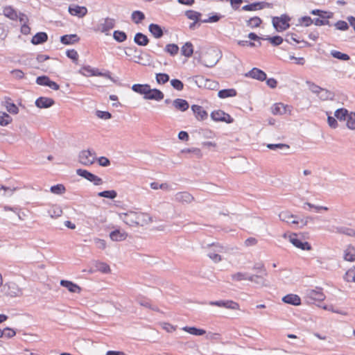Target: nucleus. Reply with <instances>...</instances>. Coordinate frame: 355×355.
<instances>
[{
	"label": "nucleus",
	"instance_id": "nucleus-1",
	"mask_svg": "<svg viewBox=\"0 0 355 355\" xmlns=\"http://www.w3.org/2000/svg\"><path fill=\"white\" fill-rule=\"evenodd\" d=\"M120 218L129 226H144L152 222L149 214L140 211H128L120 214Z\"/></svg>",
	"mask_w": 355,
	"mask_h": 355
},
{
	"label": "nucleus",
	"instance_id": "nucleus-2",
	"mask_svg": "<svg viewBox=\"0 0 355 355\" xmlns=\"http://www.w3.org/2000/svg\"><path fill=\"white\" fill-rule=\"evenodd\" d=\"M288 234L285 233L284 234V237L286 238ZM288 240L296 248L301 249L302 250H311L312 249L311 245L307 241H302L300 239H298L297 234L296 233H291L288 234Z\"/></svg>",
	"mask_w": 355,
	"mask_h": 355
},
{
	"label": "nucleus",
	"instance_id": "nucleus-3",
	"mask_svg": "<svg viewBox=\"0 0 355 355\" xmlns=\"http://www.w3.org/2000/svg\"><path fill=\"white\" fill-rule=\"evenodd\" d=\"M290 18L285 15L272 18V24L277 31H283L289 27Z\"/></svg>",
	"mask_w": 355,
	"mask_h": 355
},
{
	"label": "nucleus",
	"instance_id": "nucleus-4",
	"mask_svg": "<svg viewBox=\"0 0 355 355\" xmlns=\"http://www.w3.org/2000/svg\"><path fill=\"white\" fill-rule=\"evenodd\" d=\"M211 118L212 120L216 122L232 123L234 121V119L229 114L220 110L213 111L211 113Z\"/></svg>",
	"mask_w": 355,
	"mask_h": 355
},
{
	"label": "nucleus",
	"instance_id": "nucleus-5",
	"mask_svg": "<svg viewBox=\"0 0 355 355\" xmlns=\"http://www.w3.org/2000/svg\"><path fill=\"white\" fill-rule=\"evenodd\" d=\"M218 60V55L215 50L207 51L202 57L203 64L207 67H214Z\"/></svg>",
	"mask_w": 355,
	"mask_h": 355
},
{
	"label": "nucleus",
	"instance_id": "nucleus-6",
	"mask_svg": "<svg viewBox=\"0 0 355 355\" xmlns=\"http://www.w3.org/2000/svg\"><path fill=\"white\" fill-rule=\"evenodd\" d=\"M96 159V154L88 150H83L79 154V162L85 166L92 164Z\"/></svg>",
	"mask_w": 355,
	"mask_h": 355
},
{
	"label": "nucleus",
	"instance_id": "nucleus-7",
	"mask_svg": "<svg viewBox=\"0 0 355 355\" xmlns=\"http://www.w3.org/2000/svg\"><path fill=\"white\" fill-rule=\"evenodd\" d=\"M271 112L274 115H282L285 114H291L292 106L285 105L282 103H275L271 107Z\"/></svg>",
	"mask_w": 355,
	"mask_h": 355
},
{
	"label": "nucleus",
	"instance_id": "nucleus-8",
	"mask_svg": "<svg viewBox=\"0 0 355 355\" xmlns=\"http://www.w3.org/2000/svg\"><path fill=\"white\" fill-rule=\"evenodd\" d=\"M79 73L85 77L105 76V74L99 71L98 69L92 68L89 65L82 67L79 70Z\"/></svg>",
	"mask_w": 355,
	"mask_h": 355
},
{
	"label": "nucleus",
	"instance_id": "nucleus-9",
	"mask_svg": "<svg viewBox=\"0 0 355 355\" xmlns=\"http://www.w3.org/2000/svg\"><path fill=\"white\" fill-rule=\"evenodd\" d=\"M36 83L40 85L48 86L53 90H58L60 89L58 84L51 80L50 78L46 76L37 77Z\"/></svg>",
	"mask_w": 355,
	"mask_h": 355
},
{
	"label": "nucleus",
	"instance_id": "nucleus-10",
	"mask_svg": "<svg viewBox=\"0 0 355 355\" xmlns=\"http://www.w3.org/2000/svg\"><path fill=\"white\" fill-rule=\"evenodd\" d=\"M164 97V95L162 91L157 89H151L150 87L144 98L147 100H155L159 101L162 100Z\"/></svg>",
	"mask_w": 355,
	"mask_h": 355
},
{
	"label": "nucleus",
	"instance_id": "nucleus-11",
	"mask_svg": "<svg viewBox=\"0 0 355 355\" xmlns=\"http://www.w3.org/2000/svg\"><path fill=\"white\" fill-rule=\"evenodd\" d=\"M5 286H7L8 288V291H7V295H9L10 297H15L19 296L22 294L21 289L15 282H8L6 284Z\"/></svg>",
	"mask_w": 355,
	"mask_h": 355
},
{
	"label": "nucleus",
	"instance_id": "nucleus-12",
	"mask_svg": "<svg viewBox=\"0 0 355 355\" xmlns=\"http://www.w3.org/2000/svg\"><path fill=\"white\" fill-rule=\"evenodd\" d=\"M191 110L198 121H204L208 117L207 112L200 105H193L191 106Z\"/></svg>",
	"mask_w": 355,
	"mask_h": 355
},
{
	"label": "nucleus",
	"instance_id": "nucleus-13",
	"mask_svg": "<svg viewBox=\"0 0 355 355\" xmlns=\"http://www.w3.org/2000/svg\"><path fill=\"white\" fill-rule=\"evenodd\" d=\"M308 296L310 299L317 302H322L325 298V295L322 292V289L318 288L316 289L310 290L308 292Z\"/></svg>",
	"mask_w": 355,
	"mask_h": 355
},
{
	"label": "nucleus",
	"instance_id": "nucleus-14",
	"mask_svg": "<svg viewBox=\"0 0 355 355\" xmlns=\"http://www.w3.org/2000/svg\"><path fill=\"white\" fill-rule=\"evenodd\" d=\"M115 26V21L111 18H105L103 19V21L99 24L98 29L103 32L105 33L110 31Z\"/></svg>",
	"mask_w": 355,
	"mask_h": 355
},
{
	"label": "nucleus",
	"instance_id": "nucleus-15",
	"mask_svg": "<svg viewBox=\"0 0 355 355\" xmlns=\"http://www.w3.org/2000/svg\"><path fill=\"white\" fill-rule=\"evenodd\" d=\"M69 12L71 15L83 17L87 13V9L85 6H73L69 8Z\"/></svg>",
	"mask_w": 355,
	"mask_h": 355
},
{
	"label": "nucleus",
	"instance_id": "nucleus-16",
	"mask_svg": "<svg viewBox=\"0 0 355 355\" xmlns=\"http://www.w3.org/2000/svg\"><path fill=\"white\" fill-rule=\"evenodd\" d=\"M54 104V101L51 98L40 97L35 101V105L40 108H48Z\"/></svg>",
	"mask_w": 355,
	"mask_h": 355
},
{
	"label": "nucleus",
	"instance_id": "nucleus-17",
	"mask_svg": "<svg viewBox=\"0 0 355 355\" xmlns=\"http://www.w3.org/2000/svg\"><path fill=\"white\" fill-rule=\"evenodd\" d=\"M3 14L5 17L11 20H17L18 19V12L11 6H5L3 9Z\"/></svg>",
	"mask_w": 355,
	"mask_h": 355
},
{
	"label": "nucleus",
	"instance_id": "nucleus-18",
	"mask_svg": "<svg viewBox=\"0 0 355 355\" xmlns=\"http://www.w3.org/2000/svg\"><path fill=\"white\" fill-rule=\"evenodd\" d=\"M79 40L80 38L76 34L64 35L60 37V42L65 45L75 44Z\"/></svg>",
	"mask_w": 355,
	"mask_h": 355
},
{
	"label": "nucleus",
	"instance_id": "nucleus-19",
	"mask_svg": "<svg viewBox=\"0 0 355 355\" xmlns=\"http://www.w3.org/2000/svg\"><path fill=\"white\" fill-rule=\"evenodd\" d=\"M249 76L254 79L263 81L266 79V74L262 70L258 68H253L249 71Z\"/></svg>",
	"mask_w": 355,
	"mask_h": 355
},
{
	"label": "nucleus",
	"instance_id": "nucleus-20",
	"mask_svg": "<svg viewBox=\"0 0 355 355\" xmlns=\"http://www.w3.org/2000/svg\"><path fill=\"white\" fill-rule=\"evenodd\" d=\"M282 300L287 304L298 306L301 304L300 297L295 294H288L284 296Z\"/></svg>",
	"mask_w": 355,
	"mask_h": 355
},
{
	"label": "nucleus",
	"instance_id": "nucleus-21",
	"mask_svg": "<svg viewBox=\"0 0 355 355\" xmlns=\"http://www.w3.org/2000/svg\"><path fill=\"white\" fill-rule=\"evenodd\" d=\"M128 236L127 232L124 231H120L119 230H116L112 231L110 234V237L112 241H124Z\"/></svg>",
	"mask_w": 355,
	"mask_h": 355
},
{
	"label": "nucleus",
	"instance_id": "nucleus-22",
	"mask_svg": "<svg viewBox=\"0 0 355 355\" xmlns=\"http://www.w3.org/2000/svg\"><path fill=\"white\" fill-rule=\"evenodd\" d=\"M60 284L62 286L67 288L71 293H80L81 291V288L79 286L70 281L61 280Z\"/></svg>",
	"mask_w": 355,
	"mask_h": 355
},
{
	"label": "nucleus",
	"instance_id": "nucleus-23",
	"mask_svg": "<svg viewBox=\"0 0 355 355\" xmlns=\"http://www.w3.org/2000/svg\"><path fill=\"white\" fill-rule=\"evenodd\" d=\"M48 40V35L44 32H40L36 33L31 40V42L33 44H40L46 42Z\"/></svg>",
	"mask_w": 355,
	"mask_h": 355
},
{
	"label": "nucleus",
	"instance_id": "nucleus-24",
	"mask_svg": "<svg viewBox=\"0 0 355 355\" xmlns=\"http://www.w3.org/2000/svg\"><path fill=\"white\" fill-rule=\"evenodd\" d=\"M257 277H259V276H257H257L252 275L250 277H247L246 275L243 272H237V273L232 275V280L236 281V282H239V281H242V280H249L250 282H255V279Z\"/></svg>",
	"mask_w": 355,
	"mask_h": 355
},
{
	"label": "nucleus",
	"instance_id": "nucleus-25",
	"mask_svg": "<svg viewBox=\"0 0 355 355\" xmlns=\"http://www.w3.org/2000/svg\"><path fill=\"white\" fill-rule=\"evenodd\" d=\"M173 105L177 110L182 112L186 111L189 107L188 102L182 98L174 100Z\"/></svg>",
	"mask_w": 355,
	"mask_h": 355
},
{
	"label": "nucleus",
	"instance_id": "nucleus-26",
	"mask_svg": "<svg viewBox=\"0 0 355 355\" xmlns=\"http://www.w3.org/2000/svg\"><path fill=\"white\" fill-rule=\"evenodd\" d=\"M150 85L148 84H135L132 87V89L139 94L144 95V98L147 94L148 89H149Z\"/></svg>",
	"mask_w": 355,
	"mask_h": 355
},
{
	"label": "nucleus",
	"instance_id": "nucleus-27",
	"mask_svg": "<svg viewBox=\"0 0 355 355\" xmlns=\"http://www.w3.org/2000/svg\"><path fill=\"white\" fill-rule=\"evenodd\" d=\"M149 31L155 38H160L163 35L162 28L156 24H150L149 25Z\"/></svg>",
	"mask_w": 355,
	"mask_h": 355
},
{
	"label": "nucleus",
	"instance_id": "nucleus-28",
	"mask_svg": "<svg viewBox=\"0 0 355 355\" xmlns=\"http://www.w3.org/2000/svg\"><path fill=\"white\" fill-rule=\"evenodd\" d=\"M181 53L187 58H190L193 53V46L188 42H186L181 48Z\"/></svg>",
	"mask_w": 355,
	"mask_h": 355
},
{
	"label": "nucleus",
	"instance_id": "nucleus-29",
	"mask_svg": "<svg viewBox=\"0 0 355 355\" xmlns=\"http://www.w3.org/2000/svg\"><path fill=\"white\" fill-rule=\"evenodd\" d=\"M237 94L235 89H225L220 90L218 93V96L220 98H226L228 97H234Z\"/></svg>",
	"mask_w": 355,
	"mask_h": 355
},
{
	"label": "nucleus",
	"instance_id": "nucleus-30",
	"mask_svg": "<svg viewBox=\"0 0 355 355\" xmlns=\"http://www.w3.org/2000/svg\"><path fill=\"white\" fill-rule=\"evenodd\" d=\"M344 259L347 261H355V248L352 246H348L344 251Z\"/></svg>",
	"mask_w": 355,
	"mask_h": 355
},
{
	"label": "nucleus",
	"instance_id": "nucleus-31",
	"mask_svg": "<svg viewBox=\"0 0 355 355\" xmlns=\"http://www.w3.org/2000/svg\"><path fill=\"white\" fill-rule=\"evenodd\" d=\"M134 40L135 42L139 46H146L149 42L147 36L141 33H138L135 35Z\"/></svg>",
	"mask_w": 355,
	"mask_h": 355
},
{
	"label": "nucleus",
	"instance_id": "nucleus-32",
	"mask_svg": "<svg viewBox=\"0 0 355 355\" xmlns=\"http://www.w3.org/2000/svg\"><path fill=\"white\" fill-rule=\"evenodd\" d=\"M185 15L188 19L193 20L194 23H197L200 19L201 14L197 11L190 10L186 11Z\"/></svg>",
	"mask_w": 355,
	"mask_h": 355
},
{
	"label": "nucleus",
	"instance_id": "nucleus-33",
	"mask_svg": "<svg viewBox=\"0 0 355 355\" xmlns=\"http://www.w3.org/2000/svg\"><path fill=\"white\" fill-rule=\"evenodd\" d=\"M286 41L290 44H300L303 42L300 37L295 33H288L286 37Z\"/></svg>",
	"mask_w": 355,
	"mask_h": 355
},
{
	"label": "nucleus",
	"instance_id": "nucleus-34",
	"mask_svg": "<svg viewBox=\"0 0 355 355\" xmlns=\"http://www.w3.org/2000/svg\"><path fill=\"white\" fill-rule=\"evenodd\" d=\"M176 199L181 202H190L193 200V197L187 192H180L176 194Z\"/></svg>",
	"mask_w": 355,
	"mask_h": 355
},
{
	"label": "nucleus",
	"instance_id": "nucleus-35",
	"mask_svg": "<svg viewBox=\"0 0 355 355\" xmlns=\"http://www.w3.org/2000/svg\"><path fill=\"white\" fill-rule=\"evenodd\" d=\"M183 330L189 333L190 334L196 336H202L206 333V331L204 329H197L196 327H185L183 328Z\"/></svg>",
	"mask_w": 355,
	"mask_h": 355
},
{
	"label": "nucleus",
	"instance_id": "nucleus-36",
	"mask_svg": "<svg viewBox=\"0 0 355 355\" xmlns=\"http://www.w3.org/2000/svg\"><path fill=\"white\" fill-rule=\"evenodd\" d=\"M12 118L6 112H0V125L6 126L12 122Z\"/></svg>",
	"mask_w": 355,
	"mask_h": 355
},
{
	"label": "nucleus",
	"instance_id": "nucleus-37",
	"mask_svg": "<svg viewBox=\"0 0 355 355\" xmlns=\"http://www.w3.org/2000/svg\"><path fill=\"white\" fill-rule=\"evenodd\" d=\"M279 218L284 222L290 223L291 221V219L296 218V216H294L293 214H291L288 211H282L279 215Z\"/></svg>",
	"mask_w": 355,
	"mask_h": 355
},
{
	"label": "nucleus",
	"instance_id": "nucleus-38",
	"mask_svg": "<svg viewBox=\"0 0 355 355\" xmlns=\"http://www.w3.org/2000/svg\"><path fill=\"white\" fill-rule=\"evenodd\" d=\"M179 47L175 44H168L165 47V51L169 53L172 56H175L178 54Z\"/></svg>",
	"mask_w": 355,
	"mask_h": 355
},
{
	"label": "nucleus",
	"instance_id": "nucleus-39",
	"mask_svg": "<svg viewBox=\"0 0 355 355\" xmlns=\"http://www.w3.org/2000/svg\"><path fill=\"white\" fill-rule=\"evenodd\" d=\"M144 18L145 15L141 11L136 10L132 13V19L136 24L141 22L144 19Z\"/></svg>",
	"mask_w": 355,
	"mask_h": 355
},
{
	"label": "nucleus",
	"instance_id": "nucleus-40",
	"mask_svg": "<svg viewBox=\"0 0 355 355\" xmlns=\"http://www.w3.org/2000/svg\"><path fill=\"white\" fill-rule=\"evenodd\" d=\"M261 22H262V20L259 17H254L250 18L249 20H248L247 25H248V26H249L252 28H254L259 27L260 26V24H261Z\"/></svg>",
	"mask_w": 355,
	"mask_h": 355
},
{
	"label": "nucleus",
	"instance_id": "nucleus-41",
	"mask_svg": "<svg viewBox=\"0 0 355 355\" xmlns=\"http://www.w3.org/2000/svg\"><path fill=\"white\" fill-rule=\"evenodd\" d=\"M347 126L351 130H355V112H351L347 116Z\"/></svg>",
	"mask_w": 355,
	"mask_h": 355
},
{
	"label": "nucleus",
	"instance_id": "nucleus-42",
	"mask_svg": "<svg viewBox=\"0 0 355 355\" xmlns=\"http://www.w3.org/2000/svg\"><path fill=\"white\" fill-rule=\"evenodd\" d=\"M76 173H77L78 175H80V176H81V177H83V178H84L87 179V180H89V181H90V182H91V180H92V178H93V177H94V174H93V173H92L89 172L88 171L85 170V169H81V168L78 169V170L76 171Z\"/></svg>",
	"mask_w": 355,
	"mask_h": 355
},
{
	"label": "nucleus",
	"instance_id": "nucleus-43",
	"mask_svg": "<svg viewBox=\"0 0 355 355\" xmlns=\"http://www.w3.org/2000/svg\"><path fill=\"white\" fill-rule=\"evenodd\" d=\"M263 6H262V3H254L248 5H245L243 7V10L252 11L257 10L259 9H262Z\"/></svg>",
	"mask_w": 355,
	"mask_h": 355
},
{
	"label": "nucleus",
	"instance_id": "nucleus-44",
	"mask_svg": "<svg viewBox=\"0 0 355 355\" xmlns=\"http://www.w3.org/2000/svg\"><path fill=\"white\" fill-rule=\"evenodd\" d=\"M113 37L119 42H123L127 39L126 34L120 31H115L113 33Z\"/></svg>",
	"mask_w": 355,
	"mask_h": 355
},
{
	"label": "nucleus",
	"instance_id": "nucleus-45",
	"mask_svg": "<svg viewBox=\"0 0 355 355\" xmlns=\"http://www.w3.org/2000/svg\"><path fill=\"white\" fill-rule=\"evenodd\" d=\"M6 108L8 112L12 114H17L19 112V108L17 106L11 102H6Z\"/></svg>",
	"mask_w": 355,
	"mask_h": 355
},
{
	"label": "nucleus",
	"instance_id": "nucleus-46",
	"mask_svg": "<svg viewBox=\"0 0 355 355\" xmlns=\"http://www.w3.org/2000/svg\"><path fill=\"white\" fill-rule=\"evenodd\" d=\"M50 190L53 193L59 195V194L64 193L65 192L66 189L63 184H58L56 185L52 186L51 187Z\"/></svg>",
	"mask_w": 355,
	"mask_h": 355
},
{
	"label": "nucleus",
	"instance_id": "nucleus-47",
	"mask_svg": "<svg viewBox=\"0 0 355 355\" xmlns=\"http://www.w3.org/2000/svg\"><path fill=\"white\" fill-rule=\"evenodd\" d=\"M331 54L334 58L341 60H348L350 58L347 54L341 53L338 51H332Z\"/></svg>",
	"mask_w": 355,
	"mask_h": 355
},
{
	"label": "nucleus",
	"instance_id": "nucleus-48",
	"mask_svg": "<svg viewBox=\"0 0 355 355\" xmlns=\"http://www.w3.org/2000/svg\"><path fill=\"white\" fill-rule=\"evenodd\" d=\"M116 192L114 190L111 191H104L98 193V196L100 197H104L107 198L113 199L116 197Z\"/></svg>",
	"mask_w": 355,
	"mask_h": 355
},
{
	"label": "nucleus",
	"instance_id": "nucleus-49",
	"mask_svg": "<svg viewBox=\"0 0 355 355\" xmlns=\"http://www.w3.org/2000/svg\"><path fill=\"white\" fill-rule=\"evenodd\" d=\"M347 115H348L347 110L344 108L338 109L335 112V116L339 120L345 119V118H347Z\"/></svg>",
	"mask_w": 355,
	"mask_h": 355
},
{
	"label": "nucleus",
	"instance_id": "nucleus-50",
	"mask_svg": "<svg viewBox=\"0 0 355 355\" xmlns=\"http://www.w3.org/2000/svg\"><path fill=\"white\" fill-rule=\"evenodd\" d=\"M345 279L347 282H355V267L349 269L346 272Z\"/></svg>",
	"mask_w": 355,
	"mask_h": 355
},
{
	"label": "nucleus",
	"instance_id": "nucleus-51",
	"mask_svg": "<svg viewBox=\"0 0 355 355\" xmlns=\"http://www.w3.org/2000/svg\"><path fill=\"white\" fill-rule=\"evenodd\" d=\"M225 308L232 310H239L240 309V306L234 301L226 300L225 301Z\"/></svg>",
	"mask_w": 355,
	"mask_h": 355
},
{
	"label": "nucleus",
	"instance_id": "nucleus-52",
	"mask_svg": "<svg viewBox=\"0 0 355 355\" xmlns=\"http://www.w3.org/2000/svg\"><path fill=\"white\" fill-rule=\"evenodd\" d=\"M156 80L159 84H164L169 80V76L166 73H157L156 75Z\"/></svg>",
	"mask_w": 355,
	"mask_h": 355
},
{
	"label": "nucleus",
	"instance_id": "nucleus-53",
	"mask_svg": "<svg viewBox=\"0 0 355 355\" xmlns=\"http://www.w3.org/2000/svg\"><path fill=\"white\" fill-rule=\"evenodd\" d=\"M171 84L172 87L178 91H181L184 88V84L178 79H172L171 80Z\"/></svg>",
	"mask_w": 355,
	"mask_h": 355
},
{
	"label": "nucleus",
	"instance_id": "nucleus-54",
	"mask_svg": "<svg viewBox=\"0 0 355 355\" xmlns=\"http://www.w3.org/2000/svg\"><path fill=\"white\" fill-rule=\"evenodd\" d=\"M67 56L71 59L73 61H78V52L74 49L67 50L66 52Z\"/></svg>",
	"mask_w": 355,
	"mask_h": 355
},
{
	"label": "nucleus",
	"instance_id": "nucleus-55",
	"mask_svg": "<svg viewBox=\"0 0 355 355\" xmlns=\"http://www.w3.org/2000/svg\"><path fill=\"white\" fill-rule=\"evenodd\" d=\"M266 40H268L272 44H273L275 46L279 45L283 42V39L280 36H274V37H268Z\"/></svg>",
	"mask_w": 355,
	"mask_h": 355
},
{
	"label": "nucleus",
	"instance_id": "nucleus-56",
	"mask_svg": "<svg viewBox=\"0 0 355 355\" xmlns=\"http://www.w3.org/2000/svg\"><path fill=\"white\" fill-rule=\"evenodd\" d=\"M307 83L309 85V89H311V91L314 93L319 94L320 92H323V91H325L326 93H328L327 90H325V89L321 88L320 87L316 85L314 83H311L309 82H308Z\"/></svg>",
	"mask_w": 355,
	"mask_h": 355
},
{
	"label": "nucleus",
	"instance_id": "nucleus-57",
	"mask_svg": "<svg viewBox=\"0 0 355 355\" xmlns=\"http://www.w3.org/2000/svg\"><path fill=\"white\" fill-rule=\"evenodd\" d=\"M335 26L337 29L340 31H346L349 28L347 23L342 20L337 21Z\"/></svg>",
	"mask_w": 355,
	"mask_h": 355
},
{
	"label": "nucleus",
	"instance_id": "nucleus-58",
	"mask_svg": "<svg viewBox=\"0 0 355 355\" xmlns=\"http://www.w3.org/2000/svg\"><path fill=\"white\" fill-rule=\"evenodd\" d=\"M267 147L269 149H271V150H275L277 148H280V149L286 148V149H288L290 148L288 145L284 144H268Z\"/></svg>",
	"mask_w": 355,
	"mask_h": 355
},
{
	"label": "nucleus",
	"instance_id": "nucleus-59",
	"mask_svg": "<svg viewBox=\"0 0 355 355\" xmlns=\"http://www.w3.org/2000/svg\"><path fill=\"white\" fill-rule=\"evenodd\" d=\"M62 210L57 206H53L49 210L51 216H59L62 214Z\"/></svg>",
	"mask_w": 355,
	"mask_h": 355
},
{
	"label": "nucleus",
	"instance_id": "nucleus-60",
	"mask_svg": "<svg viewBox=\"0 0 355 355\" xmlns=\"http://www.w3.org/2000/svg\"><path fill=\"white\" fill-rule=\"evenodd\" d=\"M96 116L100 119H109L112 117L111 114L109 112L105 111H97Z\"/></svg>",
	"mask_w": 355,
	"mask_h": 355
},
{
	"label": "nucleus",
	"instance_id": "nucleus-61",
	"mask_svg": "<svg viewBox=\"0 0 355 355\" xmlns=\"http://www.w3.org/2000/svg\"><path fill=\"white\" fill-rule=\"evenodd\" d=\"M3 336L8 338H12L15 335V331L10 328H5L3 330Z\"/></svg>",
	"mask_w": 355,
	"mask_h": 355
},
{
	"label": "nucleus",
	"instance_id": "nucleus-62",
	"mask_svg": "<svg viewBox=\"0 0 355 355\" xmlns=\"http://www.w3.org/2000/svg\"><path fill=\"white\" fill-rule=\"evenodd\" d=\"M327 122L331 128H336L338 126L337 121L333 116H329L327 118Z\"/></svg>",
	"mask_w": 355,
	"mask_h": 355
},
{
	"label": "nucleus",
	"instance_id": "nucleus-63",
	"mask_svg": "<svg viewBox=\"0 0 355 355\" xmlns=\"http://www.w3.org/2000/svg\"><path fill=\"white\" fill-rule=\"evenodd\" d=\"M94 241L98 248L104 250L106 248V242L105 240L96 239Z\"/></svg>",
	"mask_w": 355,
	"mask_h": 355
},
{
	"label": "nucleus",
	"instance_id": "nucleus-64",
	"mask_svg": "<svg viewBox=\"0 0 355 355\" xmlns=\"http://www.w3.org/2000/svg\"><path fill=\"white\" fill-rule=\"evenodd\" d=\"M98 162L102 166H107L110 164V160L105 157H101L98 159Z\"/></svg>",
	"mask_w": 355,
	"mask_h": 355
}]
</instances>
